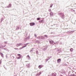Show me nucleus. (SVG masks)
Listing matches in <instances>:
<instances>
[{
  "label": "nucleus",
  "mask_w": 76,
  "mask_h": 76,
  "mask_svg": "<svg viewBox=\"0 0 76 76\" xmlns=\"http://www.w3.org/2000/svg\"><path fill=\"white\" fill-rule=\"evenodd\" d=\"M52 6H53V4H51L50 5V7H52Z\"/></svg>",
  "instance_id": "16"
},
{
  "label": "nucleus",
  "mask_w": 76,
  "mask_h": 76,
  "mask_svg": "<svg viewBox=\"0 0 76 76\" xmlns=\"http://www.w3.org/2000/svg\"><path fill=\"white\" fill-rule=\"evenodd\" d=\"M42 22V20H40L39 21V22Z\"/></svg>",
  "instance_id": "19"
},
{
  "label": "nucleus",
  "mask_w": 76,
  "mask_h": 76,
  "mask_svg": "<svg viewBox=\"0 0 76 76\" xmlns=\"http://www.w3.org/2000/svg\"><path fill=\"white\" fill-rule=\"evenodd\" d=\"M17 50H18V48H17V49H16Z\"/></svg>",
  "instance_id": "28"
},
{
  "label": "nucleus",
  "mask_w": 76,
  "mask_h": 76,
  "mask_svg": "<svg viewBox=\"0 0 76 76\" xmlns=\"http://www.w3.org/2000/svg\"><path fill=\"white\" fill-rule=\"evenodd\" d=\"M70 50L71 51V52L72 51H73V49H72V48L71 49H70Z\"/></svg>",
  "instance_id": "15"
},
{
  "label": "nucleus",
  "mask_w": 76,
  "mask_h": 76,
  "mask_svg": "<svg viewBox=\"0 0 76 76\" xmlns=\"http://www.w3.org/2000/svg\"><path fill=\"white\" fill-rule=\"evenodd\" d=\"M36 42H37V43H38V42H39V41H38V40H36Z\"/></svg>",
  "instance_id": "17"
},
{
  "label": "nucleus",
  "mask_w": 76,
  "mask_h": 76,
  "mask_svg": "<svg viewBox=\"0 0 76 76\" xmlns=\"http://www.w3.org/2000/svg\"><path fill=\"white\" fill-rule=\"evenodd\" d=\"M28 38H30L29 36H28Z\"/></svg>",
  "instance_id": "25"
},
{
  "label": "nucleus",
  "mask_w": 76,
  "mask_h": 76,
  "mask_svg": "<svg viewBox=\"0 0 76 76\" xmlns=\"http://www.w3.org/2000/svg\"><path fill=\"white\" fill-rule=\"evenodd\" d=\"M41 67H42V66L40 65L39 66V69H40Z\"/></svg>",
  "instance_id": "10"
},
{
  "label": "nucleus",
  "mask_w": 76,
  "mask_h": 76,
  "mask_svg": "<svg viewBox=\"0 0 76 76\" xmlns=\"http://www.w3.org/2000/svg\"><path fill=\"white\" fill-rule=\"evenodd\" d=\"M21 56H20L17 58V59H19L20 58H21Z\"/></svg>",
  "instance_id": "11"
},
{
  "label": "nucleus",
  "mask_w": 76,
  "mask_h": 76,
  "mask_svg": "<svg viewBox=\"0 0 76 76\" xmlns=\"http://www.w3.org/2000/svg\"><path fill=\"white\" fill-rule=\"evenodd\" d=\"M40 19H41V18H38L37 19V20H40Z\"/></svg>",
  "instance_id": "13"
},
{
  "label": "nucleus",
  "mask_w": 76,
  "mask_h": 76,
  "mask_svg": "<svg viewBox=\"0 0 76 76\" xmlns=\"http://www.w3.org/2000/svg\"><path fill=\"white\" fill-rule=\"evenodd\" d=\"M53 13L52 12H51L50 13V16H53Z\"/></svg>",
  "instance_id": "8"
},
{
  "label": "nucleus",
  "mask_w": 76,
  "mask_h": 76,
  "mask_svg": "<svg viewBox=\"0 0 76 76\" xmlns=\"http://www.w3.org/2000/svg\"><path fill=\"white\" fill-rule=\"evenodd\" d=\"M50 44H54V42L52 40L50 41Z\"/></svg>",
  "instance_id": "2"
},
{
  "label": "nucleus",
  "mask_w": 76,
  "mask_h": 76,
  "mask_svg": "<svg viewBox=\"0 0 76 76\" xmlns=\"http://www.w3.org/2000/svg\"><path fill=\"white\" fill-rule=\"evenodd\" d=\"M26 47V46H24V47H23L21 48H20L19 49V50H21V49H22V48H24V47Z\"/></svg>",
  "instance_id": "9"
},
{
  "label": "nucleus",
  "mask_w": 76,
  "mask_h": 76,
  "mask_svg": "<svg viewBox=\"0 0 76 76\" xmlns=\"http://www.w3.org/2000/svg\"><path fill=\"white\" fill-rule=\"evenodd\" d=\"M49 12H51V10H50V9H49Z\"/></svg>",
  "instance_id": "21"
},
{
  "label": "nucleus",
  "mask_w": 76,
  "mask_h": 76,
  "mask_svg": "<svg viewBox=\"0 0 76 76\" xmlns=\"http://www.w3.org/2000/svg\"><path fill=\"white\" fill-rule=\"evenodd\" d=\"M26 41V38H25L24 39V41Z\"/></svg>",
  "instance_id": "20"
},
{
  "label": "nucleus",
  "mask_w": 76,
  "mask_h": 76,
  "mask_svg": "<svg viewBox=\"0 0 76 76\" xmlns=\"http://www.w3.org/2000/svg\"><path fill=\"white\" fill-rule=\"evenodd\" d=\"M54 44H57V43H54Z\"/></svg>",
  "instance_id": "24"
},
{
  "label": "nucleus",
  "mask_w": 76,
  "mask_h": 76,
  "mask_svg": "<svg viewBox=\"0 0 76 76\" xmlns=\"http://www.w3.org/2000/svg\"><path fill=\"white\" fill-rule=\"evenodd\" d=\"M45 50H46V48L45 49Z\"/></svg>",
  "instance_id": "26"
},
{
  "label": "nucleus",
  "mask_w": 76,
  "mask_h": 76,
  "mask_svg": "<svg viewBox=\"0 0 76 76\" xmlns=\"http://www.w3.org/2000/svg\"><path fill=\"white\" fill-rule=\"evenodd\" d=\"M27 58H28V59H30V57L29 55H28L27 56Z\"/></svg>",
  "instance_id": "12"
},
{
  "label": "nucleus",
  "mask_w": 76,
  "mask_h": 76,
  "mask_svg": "<svg viewBox=\"0 0 76 76\" xmlns=\"http://www.w3.org/2000/svg\"><path fill=\"white\" fill-rule=\"evenodd\" d=\"M21 44H22L21 43H19V44H17L16 45V46L17 47H19V46H20V45H21Z\"/></svg>",
  "instance_id": "5"
},
{
  "label": "nucleus",
  "mask_w": 76,
  "mask_h": 76,
  "mask_svg": "<svg viewBox=\"0 0 76 76\" xmlns=\"http://www.w3.org/2000/svg\"><path fill=\"white\" fill-rule=\"evenodd\" d=\"M18 56H19V57H21V56L20 54H18Z\"/></svg>",
  "instance_id": "14"
},
{
  "label": "nucleus",
  "mask_w": 76,
  "mask_h": 76,
  "mask_svg": "<svg viewBox=\"0 0 76 76\" xmlns=\"http://www.w3.org/2000/svg\"><path fill=\"white\" fill-rule=\"evenodd\" d=\"M32 51H33V50H32V49L31 50H30V52H32Z\"/></svg>",
  "instance_id": "22"
},
{
  "label": "nucleus",
  "mask_w": 76,
  "mask_h": 76,
  "mask_svg": "<svg viewBox=\"0 0 76 76\" xmlns=\"http://www.w3.org/2000/svg\"><path fill=\"white\" fill-rule=\"evenodd\" d=\"M30 25L31 26H34L35 25V23H30Z\"/></svg>",
  "instance_id": "1"
},
{
  "label": "nucleus",
  "mask_w": 76,
  "mask_h": 76,
  "mask_svg": "<svg viewBox=\"0 0 76 76\" xmlns=\"http://www.w3.org/2000/svg\"><path fill=\"white\" fill-rule=\"evenodd\" d=\"M43 38H42V39H43Z\"/></svg>",
  "instance_id": "27"
},
{
  "label": "nucleus",
  "mask_w": 76,
  "mask_h": 76,
  "mask_svg": "<svg viewBox=\"0 0 76 76\" xmlns=\"http://www.w3.org/2000/svg\"><path fill=\"white\" fill-rule=\"evenodd\" d=\"M45 37H47V35H45Z\"/></svg>",
  "instance_id": "23"
},
{
  "label": "nucleus",
  "mask_w": 76,
  "mask_h": 76,
  "mask_svg": "<svg viewBox=\"0 0 76 76\" xmlns=\"http://www.w3.org/2000/svg\"><path fill=\"white\" fill-rule=\"evenodd\" d=\"M26 65L27 67H29V66H30V64H29V63L28 62L26 64Z\"/></svg>",
  "instance_id": "3"
},
{
  "label": "nucleus",
  "mask_w": 76,
  "mask_h": 76,
  "mask_svg": "<svg viewBox=\"0 0 76 76\" xmlns=\"http://www.w3.org/2000/svg\"><path fill=\"white\" fill-rule=\"evenodd\" d=\"M34 36L35 37H37V34H34Z\"/></svg>",
  "instance_id": "18"
},
{
  "label": "nucleus",
  "mask_w": 76,
  "mask_h": 76,
  "mask_svg": "<svg viewBox=\"0 0 76 76\" xmlns=\"http://www.w3.org/2000/svg\"><path fill=\"white\" fill-rule=\"evenodd\" d=\"M11 6L12 5L10 4H9L8 6L7 7H8V8H9V7H11Z\"/></svg>",
  "instance_id": "7"
},
{
  "label": "nucleus",
  "mask_w": 76,
  "mask_h": 76,
  "mask_svg": "<svg viewBox=\"0 0 76 76\" xmlns=\"http://www.w3.org/2000/svg\"><path fill=\"white\" fill-rule=\"evenodd\" d=\"M41 74V72H40L39 73L37 74L36 76H39V75H40Z\"/></svg>",
  "instance_id": "4"
},
{
  "label": "nucleus",
  "mask_w": 76,
  "mask_h": 76,
  "mask_svg": "<svg viewBox=\"0 0 76 76\" xmlns=\"http://www.w3.org/2000/svg\"><path fill=\"white\" fill-rule=\"evenodd\" d=\"M58 50H60V49H59Z\"/></svg>",
  "instance_id": "30"
},
{
  "label": "nucleus",
  "mask_w": 76,
  "mask_h": 76,
  "mask_svg": "<svg viewBox=\"0 0 76 76\" xmlns=\"http://www.w3.org/2000/svg\"><path fill=\"white\" fill-rule=\"evenodd\" d=\"M61 76H63V75H61Z\"/></svg>",
  "instance_id": "29"
},
{
  "label": "nucleus",
  "mask_w": 76,
  "mask_h": 76,
  "mask_svg": "<svg viewBox=\"0 0 76 76\" xmlns=\"http://www.w3.org/2000/svg\"><path fill=\"white\" fill-rule=\"evenodd\" d=\"M57 61H58V63H60V62L61 61V59H58Z\"/></svg>",
  "instance_id": "6"
}]
</instances>
